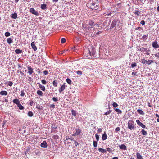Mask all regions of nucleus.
<instances>
[{"mask_svg":"<svg viewBox=\"0 0 159 159\" xmlns=\"http://www.w3.org/2000/svg\"><path fill=\"white\" fill-rule=\"evenodd\" d=\"M31 46L32 48L34 51H36L37 49L35 45V43L34 42H33L31 43Z\"/></svg>","mask_w":159,"mask_h":159,"instance_id":"obj_15","label":"nucleus"},{"mask_svg":"<svg viewBox=\"0 0 159 159\" xmlns=\"http://www.w3.org/2000/svg\"><path fill=\"white\" fill-rule=\"evenodd\" d=\"M0 94L2 96L7 95V92L6 91H2L0 92Z\"/></svg>","mask_w":159,"mask_h":159,"instance_id":"obj_17","label":"nucleus"},{"mask_svg":"<svg viewBox=\"0 0 159 159\" xmlns=\"http://www.w3.org/2000/svg\"><path fill=\"white\" fill-rule=\"evenodd\" d=\"M153 62V61L152 60H148V61H147V62H146V63L148 65H149L151 63H152Z\"/></svg>","mask_w":159,"mask_h":159,"instance_id":"obj_31","label":"nucleus"},{"mask_svg":"<svg viewBox=\"0 0 159 159\" xmlns=\"http://www.w3.org/2000/svg\"><path fill=\"white\" fill-rule=\"evenodd\" d=\"M74 144L75 147L77 146L78 145H79V143H78V142L76 141V140H74Z\"/></svg>","mask_w":159,"mask_h":159,"instance_id":"obj_50","label":"nucleus"},{"mask_svg":"<svg viewBox=\"0 0 159 159\" xmlns=\"http://www.w3.org/2000/svg\"><path fill=\"white\" fill-rule=\"evenodd\" d=\"M41 8L43 10H45L47 8V5L45 4H42Z\"/></svg>","mask_w":159,"mask_h":159,"instance_id":"obj_26","label":"nucleus"},{"mask_svg":"<svg viewBox=\"0 0 159 159\" xmlns=\"http://www.w3.org/2000/svg\"><path fill=\"white\" fill-rule=\"evenodd\" d=\"M82 132L81 128L80 127L77 128L75 127L73 130H72V132L71 133L72 136H78Z\"/></svg>","mask_w":159,"mask_h":159,"instance_id":"obj_2","label":"nucleus"},{"mask_svg":"<svg viewBox=\"0 0 159 159\" xmlns=\"http://www.w3.org/2000/svg\"><path fill=\"white\" fill-rule=\"evenodd\" d=\"M115 130L116 132H119L120 130V128L119 127H117L116 128Z\"/></svg>","mask_w":159,"mask_h":159,"instance_id":"obj_58","label":"nucleus"},{"mask_svg":"<svg viewBox=\"0 0 159 159\" xmlns=\"http://www.w3.org/2000/svg\"><path fill=\"white\" fill-rule=\"evenodd\" d=\"M141 134L142 135L146 136L147 134V133L144 129H142L141 131Z\"/></svg>","mask_w":159,"mask_h":159,"instance_id":"obj_29","label":"nucleus"},{"mask_svg":"<svg viewBox=\"0 0 159 159\" xmlns=\"http://www.w3.org/2000/svg\"><path fill=\"white\" fill-rule=\"evenodd\" d=\"M15 52L16 53L18 54L22 53V51L21 50L17 49L15 50Z\"/></svg>","mask_w":159,"mask_h":159,"instance_id":"obj_27","label":"nucleus"},{"mask_svg":"<svg viewBox=\"0 0 159 159\" xmlns=\"http://www.w3.org/2000/svg\"><path fill=\"white\" fill-rule=\"evenodd\" d=\"M27 69L28 70V73L29 75H32V73L34 72L33 69L30 66L27 67Z\"/></svg>","mask_w":159,"mask_h":159,"instance_id":"obj_9","label":"nucleus"},{"mask_svg":"<svg viewBox=\"0 0 159 159\" xmlns=\"http://www.w3.org/2000/svg\"><path fill=\"white\" fill-rule=\"evenodd\" d=\"M66 81L69 84H71V80L69 78H67L66 79Z\"/></svg>","mask_w":159,"mask_h":159,"instance_id":"obj_37","label":"nucleus"},{"mask_svg":"<svg viewBox=\"0 0 159 159\" xmlns=\"http://www.w3.org/2000/svg\"><path fill=\"white\" fill-rule=\"evenodd\" d=\"M90 51L91 52V55L92 56V57H94V58H96L97 57L96 56V55L95 54V50L94 48H92L91 50H90Z\"/></svg>","mask_w":159,"mask_h":159,"instance_id":"obj_7","label":"nucleus"},{"mask_svg":"<svg viewBox=\"0 0 159 159\" xmlns=\"http://www.w3.org/2000/svg\"><path fill=\"white\" fill-rule=\"evenodd\" d=\"M37 93L38 95L40 96H42L43 95V93L42 91L40 90H37Z\"/></svg>","mask_w":159,"mask_h":159,"instance_id":"obj_28","label":"nucleus"},{"mask_svg":"<svg viewBox=\"0 0 159 159\" xmlns=\"http://www.w3.org/2000/svg\"><path fill=\"white\" fill-rule=\"evenodd\" d=\"M34 103V102L33 101L30 102L29 104L30 106H32Z\"/></svg>","mask_w":159,"mask_h":159,"instance_id":"obj_59","label":"nucleus"},{"mask_svg":"<svg viewBox=\"0 0 159 159\" xmlns=\"http://www.w3.org/2000/svg\"><path fill=\"white\" fill-rule=\"evenodd\" d=\"M52 138L55 140H57L58 139H59V137L57 135H54L53 136Z\"/></svg>","mask_w":159,"mask_h":159,"instance_id":"obj_33","label":"nucleus"},{"mask_svg":"<svg viewBox=\"0 0 159 159\" xmlns=\"http://www.w3.org/2000/svg\"><path fill=\"white\" fill-rule=\"evenodd\" d=\"M18 107L20 110H23L24 109V107L20 103L17 105Z\"/></svg>","mask_w":159,"mask_h":159,"instance_id":"obj_30","label":"nucleus"},{"mask_svg":"<svg viewBox=\"0 0 159 159\" xmlns=\"http://www.w3.org/2000/svg\"><path fill=\"white\" fill-rule=\"evenodd\" d=\"M86 58L88 59H92L93 58L91 52L90 51L89 49L88 50V53L86 55Z\"/></svg>","mask_w":159,"mask_h":159,"instance_id":"obj_6","label":"nucleus"},{"mask_svg":"<svg viewBox=\"0 0 159 159\" xmlns=\"http://www.w3.org/2000/svg\"><path fill=\"white\" fill-rule=\"evenodd\" d=\"M71 113L72 115L74 116H75L76 115V113L75 111L72 109L71 110Z\"/></svg>","mask_w":159,"mask_h":159,"instance_id":"obj_39","label":"nucleus"},{"mask_svg":"<svg viewBox=\"0 0 159 159\" xmlns=\"http://www.w3.org/2000/svg\"><path fill=\"white\" fill-rule=\"evenodd\" d=\"M95 137H96V139L97 141H98L99 140V137L98 135L97 134H96Z\"/></svg>","mask_w":159,"mask_h":159,"instance_id":"obj_53","label":"nucleus"},{"mask_svg":"<svg viewBox=\"0 0 159 159\" xmlns=\"http://www.w3.org/2000/svg\"><path fill=\"white\" fill-rule=\"evenodd\" d=\"M136 156L137 159H143L142 156L139 152L137 153Z\"/></svg>","mask_w":159,"mask_h":159,"instance_id":"obj_22","label":"nucleus"},{"mask_svg":"<svg viewBox=\"0 0 159 159\" xmlns=\"http://www.w3.org/2000/svg\"><path fill=\"white\" fill-rule=\"evenodd\" d=\"M10 33L8 32H6L5 34V35L7 37L10 36Z\"/></svg>","mask_w":159,"mask_h":159,"instance_id":"obj_42","label":"nucleus"},{"mask_svg":"<svg viewBox=\"0 0 159 159\" xmlns=\"http://www.w3.org/2000/svg\"><path fill=\"white\" fill-rule=\"evenodd\" d=\"M115 111L118 113L121 114L122 113V111L118 108H116L115 109Z\"/></svg>","mask_w":159,"mask_h":159,"instance_id":"obj_36","label":"nucleus"},{"mask_svg":"<svg viewBox=\"0 0 159 159\" xmlns=\"http://www.w3.org/2000/svg\"><path fill=\"white\" fill-rule=\"evenodd\" d=\"M102 127L101 128L98 129L97 130V132L98 133H100L101 132V131L102 130Z\"/></svg>","mask_w":159,"mask_h":159,"instance_id":"obj_52","label":"nucleus"},{"mask_svg":"<svg viewBox=\"0 0 159 159\" xmlns=\"http://www.w3.org/2000/svg\"><path fill=\"white\" fill-rule=\"evenodd\" d=\"M112 105H113V106L114 107H117L118 106V104L117 103H116V102H114L113 103V104H112Z\"/></svg>","mask_w":159,"mask_h":159,"instance_id":"obj_44","label":"nucleus"},{"mask_svg":"<svg viewBox=\"0 0 159 159\" xmlns=\"http://www.w3.org/2000/svg\"><path fill=\"white\" fill-rule=\"evenodd\" d=\"M40 146L42 148H46L47 147L48 145L46 141H44L41 143Z\"/></svg>","mask_w":159,"mask_h":159,"instance_id":"obj_12","label":"nucleus"},{"mask_svg":"<svg viewBox=\"0 0 159 159\" xmlns=\"http://www.w3.org/2000/svg\"><path fill=\"white\" fill-rule=\"evenodd\" d=\"M66 41V39L65 38H62L61 39V43H65Z\"/></svg>","mask_w":159,"mask_h":159,"instance_id":"obj_48","label":"nucleus"},{"mask_svg":"<svg viewBox=\"0 0 159 159\" xmlns=\"http://www.w3.org/2000/svg\"><path fill=\"white\" fill-rule=\"evenodd\" d=\"M39 86L42 91H44L45 90V88L44 86L42 85L40 83H39Z\"/></svg>","mask_w":159,"mask_h":159,"instance_id":"obj_23","label":"nucleus"},{"mask_svg":"<svg viewBox=\"0 0 159 159\" xmlns=\"http://www.w3.org/2000/svg\"><path fill=\"white\" fill-rule=\"evenodd\" d=\"M147 62V60H145L144 59H141V62L143 64H145Z\"/></svg>","mask_w":159,"mask_h":159,"instance_id":"obj_46","label":"nucleus"},{"mask_svg":"<svg viewBox=\"0 0 159 159\" xmlns=\"http://www.w3.org/2000/svg\"><path fill=\"white\" fill-rule=\"evenodd\" d=\"M98 151L102 153H106L107 152L106 149L102 148H99L98 149Z\"/></svg>","mask_w":159,"mask_h":159,"instance_id":"obj_18","label":"nucleus"},{"mask_svg":"<svg viewBox=\"0 0 159 159\" xmlns=\"http://www.w3.org/2000/svg\"><path fill=\"white\" fill-rule=\"evenodd\" d=\"M52 100L55 102H56L58 101V99L54 97L52 98Z\"/></svg>","mask_w":159,"mask_h":159,"instance_id":"obj_54","label":"nucleus"},{"mask_svg":"<svg viewBox=\"0 0 159 159\" xmlns=\"http://www.w3.org/2000/svg\"><path fill=\"white\" fill-rule=\"evenodd\" d=\"M7 84L8 85L10 86H11L13 85V83L11 81H8Z\"/></svg>","mask_w":159,"mask_h":159,"instance_id":"obj_40","label":"nucleus"},{"mask_svg":"<svg viewBox=\"0 0 159 159\" xmlns=\"http://www.w3.org/2000/svg\"><path fill=\"white\" fill-rule=\"evenodd\" d=\"M140 23L142 25H144L145 24V22L144 21V20H142L140 22Z\"/></svg>","mask_w":159,"mask_h":159,"instance_id":"obj_61","label":"nucleus"},{"mask_svg":"<svg viewBox=\"0 0 159 159\" xmlns=\"http://www.w3.org/2000/svg\"><path fill=\"white\" fill-rule=\"evenodd\" d=\"M117 23V21L116 20H114L112 21L111 24V27L113 28L114 27Z\"/></svg>","mask_w":159,"mask_h":159,"instance_id":"obj_25","label":"nucleus"},{"mask_svg":"<svg viewBox=\"0 0 159 159\" xmlns=\"http://www.w3.org/2000/svg\"><path fill=\"white\" fill-rule=\"evenodd\" d=\"M69 139H70L71 141H74V138L72 137H71L69 138V136H66V140H67Z\"/></svg>","mask_w":159,"mask_h":159,"instance_id":"obj_32","label":"nucleus"},{"mask_svg":"<svg viewBox=\"0 0 159 159\" xmlns=\"http://www.w3.org/2000/svg\"><path fill=\"white\" fill-rule=\"evenodd\" d=\"M93 145L94 147H96L97 146V141H94L93 142Z\"/></svg>","mask_w":159,"mask_h":159,"instance_id":"obj_41","label":"nucleus"},{"mask_svg":"<svg viewBox=\"0 0 159 159\" xmlns=\"http://www.w3.org/2000/svg\"><path fill=\"white\" fill-rule=\"evenodd\" d=\"M119 146L120 149L121 150H126V146L124 144L120 145Z\"/></svg>","mask_w":159,"mask_h":159,"instance_id":"obj_14","label":"nucleus"},{"mask_svg":"<svg viewBox=\"0 0 159 159\" xmlns=\"http://www.w3.org/2000/svg\"><path fill=\"white\" fill-rule=\"evenodd\" d=\"M148 35H143V39H144L145 40H146V39H147V38H148Z\"/></svg>","mask_w":159,"mask_h":159,"instance_id":"obj_49","label":"nucleus"},{"mask_svg":"<svg viewBox=\"0 0 159 159\" xmlns=\"http://www.w3.org/2000/svg\"><path fill=\"white\" fill-rule=\"evenodd\" d=\"M148 106L149 107H152V105H151V104H150V103H149V102H148Z\"/></svg>","mask_w":159,"mask_h":159,"instance_id":"obj_63","label":"nucleus"},{"mask_svg":"<svg viewBox=\"0 0 159 159\" xmlns=\"http://www.w3.org/2000/svg\"><path fill=\"white\" fill-rule=\"evenodd\" d=\"M28 115L30 117H32L33 116V112L31 111H29L28 112Z\"/></svg>","mask_w":159,"mask_h":159,"instance_id":"obj_35","label":"nucleus"},{"mask_svg":"<svg viewBox=\"0 0 159 159\" xmlns=\"http://www.w3.org/2000/svg\"><path fill=\"white\" fill-rule=\"evenodd\" d=\"M87 26L88 29V31L90 33L92 31L91 29L93 28V26H95L96 27L99 26L98 24L96 25L94 22L92 20H89V21L88 24Z\"/></svg>","mask_w":159,"mask_h":159,"instance_id":"obj_3","label":"nucleus"},{"mask_svg":"<svg viewBox=\"0 0 159 159\" xmlns=\"http://www.w3.org/2000/svg\"><path fill=\"white\" fill-rule=\"evenodd\" d=\"M137 66L136 63L135 62H134L133 63H132L131 65V66L132 68H134L135 66Z\"/></svg>","mask_w":159,"mask_h":159,"instance_id":"obj_43","label":"nucleus"},{"mask_svg":"<svg viewBox=\"0 0 159 159\" xmlns=\"http://www.w3.org/2000/svg\"><path fill=\"white\" fill-rule=\"evenodd\" d=\"M43 73L44 75H46L48 73V72L47 70H45L43 72Z\"/></svg>","mask_w":159,"mask_h":159,"instance_id":"obj_60","label":"nucleus"},{"mask_svg":"<svg viewBox=\"0 0 159 159\" xmlns=\"http://www.w3.org/2000/svg\"><path fill=\"white\" fill-rule=\"evenodd\" d=\"M25 94V93L24 92V90H21V91L20 96L21 97H23Z\"/></svg>","mask_w":159,"mask_h":159,"instance_id":"obj_45","label":"nucleus"},{"mask_svg":"<svg viewBox=\"0 0 159 159\" xmlns=\"http://www.w3.org/2000/svg\"><path fill=\"white\" fill-rule=\"evenodd\" d=\"M152 46L154 48H158V44L157 41H155L153 42L152 43Z\"/></svg>","mask_w":159,"mask_h":159,"instance_id":"obj_13","label":"nucleus"},{"mask_svg":"<svg viewBox=\"0 0 159 159\" xmlns=\"http://www.w3.org/2000/svg\"><path fill=\"white\" fill-rule=\"evenodd\" d=\"M53 84L54 86L56 87L58 84V83L56 80H54L53 82Z\"/></svg>","mask_w":159,"mask_h":159,"instance_id":"obj_38","label":"nucleus"},{"mask_svg":"<svg viewBox=\"0 0 159 159\" xmlns=\"http://www.w3.org/2000/svg\"><path fill=\"white\" fill-rule=\"evenodd\" d=\"M99 2L98 0H91L87 4V6L93 10H96L99 8L98 4Z\"/></svg>","mask_w":159,"mask_h":159,"instance_id":"obj_1","label":"nucleus"},{"mask_svg":"<svg viewBox=\"0 0 159 159\" xmlns=\"http://www.w3.org/2000/svg\"><path fill=\"white\" fill-rule=\"evenodd\" d=\"M107 136L106 133H104L102 135V139L103 140H105L107 139Z\"/></svg>","mask_w":159,"mask_h":159,"instance_id":"obj_24","label":"nucleus"},{"mask_svg":"<svg viewBox=\"0 0 159 159\" xmlns=\"http://www.w3.org/2000/svg\"><path fill=\"white\" fill-rule=\"evenodd\" d=\"M138 50L141 51L142 52H150V50H149L146 48L141 47L140 49H138Z\"/></svg>","mask_w":159,"mask_h":159,"instance_id":"obj_8","label":"nucleus"},{"mask_svg":"<svg viewBox=\"0 0 159 159\" xmlns=\"http://www.w3.org/2000/svg\"><path fill=\"white\" fill-rule=\"evenodd\" d=\"M137 123L141 126L143 128H145L146 127L145 125H144L139 120H136Z\"/></svg>","mask_w":159,"mask_h":159,"instance_id":"obj_10","label":"nucleus"},{"mask_svg":"<svg viewBox=\"0 0 159 159\" xmlns=\"http://www.w3.org/2000/svg\"><path fill=\"white\" fill-rule=\"evenodd\" d=\"M30 12L32 14L35 15L36 16L39 15V13L38 12L35 10L33 8H31L30 9Z\"/></svg>","mask_w":159,"mask_h":159,"instance_id":"obj_5","label":"nucleus"},{"mask_svg":"<svg viewBox=\"0 0 159 159\" xmlns=\"http://www.w3.org/2000/svg\"><path fill=\"white\" fill-rule=\"evenodd\" d=\"M111 112V110H109L108 111L105 112L104 114V115H107L109 114Z\"/></svg>","mask_w":159,"mask_h":159,"instance_id":"obj_47","label":"nucleus"},{"mask_svg":"<svg viewBox=\"0 0 159 159\" xmlns=\"http://www.w3.org/2000/svg\"><path fill=\"white\" fill-rule=\"evenodd\" d=\"M66 86L64 84L62 85L61 87L59 89V91L60 93H61V92L63 91L65 89Z\"/></svg>","mask_w":159,"mask_h":159,"instance_id":"obj_11","label":"nucleus"},{"mask_svg":"<svg viewBox=\"0 0 159 159\" xmlns=\"http://www.w3.org/2000/svg\"><path fill=\"white\" fill-rule=\"evenodd\" d=\"M106 150H107L109 152H111L112 151V150L109 148H107Z\"/></svg>","mask_w":159,"mask_h":159,"instance_id":"obj_55","label":"nucleus"},{"mask_svg":"<svg viewBox=\"0 0 159 159\" xmlns=\"http://www.w3.org/2000/svg\"><path fill=\"white\" fill-rule=\"evenodd\" d=\"M50 107L52 108H54L55 107V105L54 104H51L50 105Z\"/></svg>","mask_w":159,"mask_h":159,"instance_id":"obj_62","label":"nucleus"},{"mask_svg":"<svg viewBox=\"0 0 159 159\" xmlns=\"http://www.w3.org/2000/svg\"><path fill=\"white\" fill-rule=\"evenodd\" d=\"M132 75H136V72H132Z\"/></svg>","mask_w":159,"mask_h":159,"instance_id":"obj_64","label":"nucleus"},{"mask_svg":"<svg viewBox=\"0 0 159 159\" xmlns=\"http://www.w3.org/2000/svg\"><path fill=\"white\" fill-rule=\"evenodd\" d=\"M76 73L78 75H82V72L79 70L77 71Z\"/></svg>","mask_w":159,"mask_h":159,"instance_id":"obj_56","label":"nucleus"},{"mask_svg":"<svg viewBox=\"0 0 159 159\" xmlns=\"http://www.w3.org/2000/svg\"><path fill=\"white\" fill-rule=\"evenodd\" d=\"M13 103L16 104L17 105L20 103V102L19 99L17 98L14 99L13 101Z\"/></svg>","mask_w":159,"mask_h":159,"instance_id":"obj_16","label":"nucleus"},{"mask_svg":"<svg viewBox=\"0 0 159 159\" xmlns=\"http://www.w3.org/2000/svg\"><path fill=\"white\" fill-rule=\"evenodd\" d=\"M137 111L141 115H143L144 112L141 109H138Z\"/></svg>","mask_w":159,"mask_h":159,"instance_id":"obj_34","label":"nucleus"},{"mask_svg":"<svg viewBox=\"0 0 159 159\" xmlns=\"http://www.w3.org/2000/svg\"><path fill=\"white\" fill-rule=\"evenodd\" d=\"M7 41L8 43L10 44L13 42V39L11 38H8L7 39Z\"/></svg>","mask_w":159,"mask_h":159,"instance_id":"obj_21","label":"nucleus"},{"mask_svg":"<svg viewBox=\"0 0 159 159\" xmlns=\"http://www.w3.org/2000/svg\"><path fill=\"white\" fill-rule=\"evenodd\" d=\"M140 12L139 11V10H137L135 11H133V13L136 15L137 16H139L140 14Z\"/></svg>","mask_w":159,"mask_h":159,"instance_id":"obj_20","label":"nucleus"},{"mask_svg":"<svg viewBox=\"0 0 159 159\" xmlns=\"http://www.w3.org/2000/svg\"><path fill=\"white\" fill-rule=\"evenodd\" d=\"M41 82L43 84H46V81L44 80H41Z\"/></svg>","mask_w":159,"mask_h":159,"instance_id":"obj_51","label":"nucleus"},{"mask_svg":"<svg viewBox=\"0 0 159 159\" xmlns=\"http://www.w3.org/2000/svg\"><path fill=\"white\" fill-rule=\"evenodd\" d=\"M51 127L52 129H57V126L55 127L54 125H52L51 126Z\"/></svg>","mask_w":159,"mask_h":159,"instance_id":"obj_57","label":"nucleus"},{"mask_svg":"<svg viewBox=\"0 0 159 159\" xmlns=\"http://www.w3.org/2000/svg\"><path fill=\"white\" fill-rule=\"evenodd\" d=\"M128 128L130 130H132L135 128L134 122L133 120H129L128 122Z\"/></svg>","mask_w":159,"mask_h":159,"instance_id":"obj_4","label":"nucleus"},{"mask_svg":"<svg viewBox=\"0 0 159 159\" xmlns=\"http://www.w3.org/2000/svg\"><path fill=\"white\" fill-rule=\"evenodd\" d=\"M17 14L16 12H15L13 14H12L11 15V18L14 19H16L17 18Z\"/></svg>","mask_w":159,"mask_h":159,"instance_id":"obj_19","label":"nucleus"}]
</instances>
